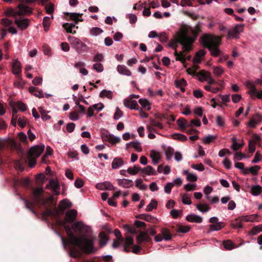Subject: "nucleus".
<instances>
[{"mask_svg": "<svg viewBox=\"0 0 262 262\" xmlns=\"http://www.w3.org/2000/svg\"><path fill=\"white\" fill-rule=\"evenodd\" d=\"M67 223H62L67 235L68 243L70 245V254L74 257H79L81 252L92 254L95 252L93 239L85 237L89 234L90 228L85 225L81 222H77L72 225L71 228L66 225Z\"/></svg>", "mask_w": 262, "mask_h": 262, "instance_id": "nucleus-1", "label": "nucleus"}, {"mask_svg": "<svg viewBox=\"0 0 262 262\" xmlns=\"http://www.w3.org/2000/svg\"><path fill=\"white\" fill-rule=\"evenodd\" d=\"M44 190L41 188L34 189L31 194L32 202L27 199H23L25 201V206L27 209L32 213L36 214L34 210V205L38 206L41 211V215L45 221H47L48 217L57 218L60 214V211L55 205L53 204V198L52 196L45 198L42 196Z\"/></svg>", "mask_w": 262, "mask_h": 262, "instance_id": "nucleus-2", "label": "nucleus"}, {"mask_svg": "<svg viewBox=\"0 0 262 262\" xmlns=\"http://www.w3.org/2000/svg\"><path fill=\"white\" fill-rule=\"evenodd\" d=\"M198 32L191 28H183L181 33L179 36L178 42L182 46V52L179 53L176 49L175 42H171L168 43L170 48L174 49V55L176 56V60L182 62L183 64L185 62V54L184 53H189L192 49V44L195 41Z\"/></svg>", "mask_w": 262, "mask_h": 262, "instance_id": "nucleus-3", "label": "nucleus"}, {"mask_svg": "<svg viewBox=\"0 0 262 262\" xmlns=\"http://www.w3.org/2000/svg\"><path fill=\"white\" fill-rule=\"evenodd\" d=\"M204 47L208 49L211 56H219L221 51L218 48L221 43V38L216 36L206 35L201 37Z\"/></svg>", "mask_w": 262, "mask_h": 262, "instance_id": "nucleus-4", "label": "nucleus"}, {"mask_svg": "<svg viewBox=\"0 0 262 262\" xmlns=\"http://www.w3.org/2000/svg\"><path fill=\"white\" fill-rule=\"evenodd\" d=\"M32 13V9L24 4L18 5L16 10L9 8L5 11V14L7 17L12 16L13 17H17V16L29 15Z\"/></svg>", "mask_w": 262, "mask_h": 262, "instance_id": "nucleus-5", "label": "nucleus"}, {"mask_svg": "<svg viewBox=\"0 0 262 262\" xmlns=\"http://www.w3.org/2000/svg\"><path fill=\"white\" fill-rule=\"evenodd\" d=\"M44 149V145H35L30 148L28 151L29 166L30 167H33L36 165V162L35 159L40 156Z\"/></svg>", "mask_w": 262, "mask_h": 262, "instance_id": "nucleus-6", "label": "nucleus"}, {"mask_svg": "<svg viewBox=\"0 0 262 262\" xmlns=\"http://www.w3.org/2000/svg\"><path fill=\"white\" fill-rule=\"evenodd\" d=\"M151 241V237L146 232L140 231L137 235V245L132 247V252L135 254H138L141 250L140 245L143 242L150 243Z\"/></svg>", "mask_w": 262, "mask_h": 262, "instance_id": "nucleus-7", "label": "nucleus"}, {"mask_svg": "<svg viewBox=\"0 0 262 262\" xmlns=\"http://www.w3.org/2000/svg\"><path fill=\"white\" fill-rule=\"evenodd\" d=\"M69 41H70L72 47L75 49L77 53L81 54L82 53L88 52V48L87 46L79 39L73 36L69 37Z\"/></svg>", "mask_w": 262, "mask_h": 262, "instance_id": "nucleus-8", "label": "nucleus"}, {"mask_svg": "<svg viewBox=\"0 0 262 262\" xmlns=\"http://www.w3.org/2000/svg\"><path fill=\"white\" fill-rule=\"evenodd\" d=\"M16 143L12 139H2L0 138V164L2 163V155L5 151L8 150L9 148H15Z\"/></svg>", "mask_w": 262, "mask_h": 262, "instance_id": "nucleus-9", "label": "nucleus"}, {"mask_svg": "<svg viewBox=\"0 0 262 262\" xmlns=\"http://www.w3.org/2000/svg\"><path fill=\"white\" fill-rule=\"evenodd\" d=\"M209 223L212 224L209 225L210 231H219L225 227V223L223 222H220L219 220L216 216H213L209 219Z\"/></svg>", "mask_w": 262, "mask_h": 262, "instance_id": "nucleus-10", "label": "nucleus"}, {"mask_svg": "<svg viewBox=\"0 0 262 262\" xmlns=\"http://www.w3.org/2000/svg\"><path fill=\"white\" fill-rule=\"evenodd\" d=\"M172 234L169 230L166 228H162L161 233L155 236V239L156 242H160L164 239L166 241L171 239Z\"/></svg>", "mask_w": 262, "mask_h": 262, "instance_id": "nucleus-11", "label": "nucleus"}, {"mask_svg": "<svg viewBox=\"0 0 262 262\" xmlns=\"http://www.w3.org/2000/svg\"><path fill=\"white\" fill-rule=\"evenodd\" d=\"M101 138L103 142H108L112 144H115L119 143L121 139L119 137H116L110 134L103 133L101 135Z\"/></svg>", "mask_w": 262, "mask_h": 262, "instance_id": "nucleus-12", "label": "nucleus"}, {"mask_svg": "<svg viewBox=\"0 0 262 262\" xmlns=\"http://www.w3.org/2000/svg\"><path fill=\"white\" fill-rule=\"evenodd\" d=\"M244 28V24H237L233 28L230 29L228 32V36H232L233 38H237L241 32H243Z\"/></svg>", "mask_w": 262, "mask_h": 262, "instance_id": "nucleus-13", "label": "nucleus"}, {"mask_svg": "<svg viewBox=\"0 0 262 262\" xmlns=\"http://www.w3.org/2000/svg\"><path fill=\"white\" fill-rule=\"evenodd\" d=\"M14 18V23L16 25H17L18 29L21 30H25L29 25V22L30 20L28 18L25 19H18L17 17H13Z\"/></svg>", "mask_w": 262, "mask_h": 262, "instance_id": "nucleus-14", "label": "nucleus"}, {"mask_svg": "<svg viewBox=\"0 0 262 262\" xmlns=\"http://www.w3.org/2000/svg\"><path fill=\"white\" fill-rule=\"evenodd\" d=\"M77 212L75 209L69 210L66 212L65 220L63 223H72L76 221Z\"/></svg>", "mask_w": 262, "mask_h": 262, "instance_id": "nucleus-15", "label": "nucleus"}, {"mask_svg": "<svg viewBox=\"0 0 262 262\" xmlns=\"http://www.w3.org/2000/svg\"><path fill=\"white\" fill-rule=\"evenodd\" d=\"M64 15L66 16L69 17L70 19L74 21V24H78L79 22H82L83 19L79 18L82 15V13H79L76 12H64Z\"/></svg>", "mask_w": 262, "mask_h": 262, "instance_id": "nucleus-16", "label": "nucleus"}, {"mask_svg": "<svg viewBox=\"0 0 262 262\" xmlns=\"http://www.w3.org/2000/svg\"><path fill=\"white\" fill-rule=\"evenodd\" d=\"M262 120V116L259 114H256L252 116L248 123L249 126L254 128L256 124H258Z\"/></svg>", "mask_w": 262, "mask_h": 262, "instance_id": "nucleus-17", "label": "nucleus"}, {"mask_svg": "<svg viewBox=\"0 0 262 262\" xmlns=\"http://www.w3.org/2000/svg\"><path fill=\"white\" fill-rule=\"evenodd\" d=\"M124 105L131 110H139V106L137 101L133 100L132 98H126L124 100Z\"/></svg>", "mask_w": 262, "mask_h": 262, "instance_id": "nucleus-18", "label": "nucleus"}, {"mask_svg": "<svg viewBox=\"0 0 262 262\" xmlns=\"http://www.w3.org/2000/svg\"><path fill=\"white\" fill-rule=\"evenodd\" d=\"M47 187L48 188H51L55 195L59 194L58 190L60 189V187L59 186L58 183L55 181V180L52 179L50 180L49 183L47 185Z\"/></svg>", "mask_w": 262, "mask_h": 262, "instance_id": "nucleus-19", "label": "nucleus"}, {"mask_svg": "<svg viewBox=\"0 0 262 262\" xmlns=\"http://www.w3.org/2000/svg\"><path fill=\"white\" fill-rule=\"evenodd\" d=\"M96 188L99 190H103L106 189L108 190H115V187L113 186V185L108 182H105L103 183H98L96 185Z\"/></svg>", "mask_w": 262, "mask_h": 262, "instance_id": "nucleus-20", "label": "nucleus"}, {"mask_svg": "<svg viewBox=\"0 0 262 262\" xmlns=\"http://www.w3.org/2000/svg\"><path fill=\"white\" fill-rule=\"evenodd\" d=\"M134 244V240L132 237L127 236L125 239L123 246V251L126 253H129L130 251V246Z\"/></svg>", "mask_w": 262, "mask_h": 262, "instance_id": "nucleus-21", "label": "nucleus"}, {"mask_svg": "<svg viewBox=\"0 0 262 262\" xmlns=\"http://www.w3.org/2000/svg\"><path fill=\"white\" fill-rule=\"evenodd\" d=\"M186 220L190 223H201L202 222V217L195 214L188 215L186 216Z\"/></svg>", "mask_w": 262, "mask_h": 262, "instance_id": "nucleus-22", "label": "nucleus"}, {"mask_svg": "<svg viewBox=\"0 0 262 262\" xmlns=\"http://www.w3.org/2000/svg\"><path fill=\"white\" fill-rule=\"evenodd\" d=\"M29 92H30V93H31V94L33 96H36L39 98L43 97V93L42 92V91L33 86L29 88Z\"/></svg>", "mask_w": 262, "mask_h": 262, "instance_id": "nucleus-23", "label": "nucleus"}, {"mask_svg": "<svg viewBox=\"0 0 262 262\" xmlns=\"http://www.w3.org/2000/svg\"><path fill=\"white\" fill-rule=\"evenodd\" d=\"M260 169V167L258 165H255L252 166L249 168H246L244 171H243L244 174H247L249 173H251L253 176H256L257 174V172Z\"/></svg>", "mask_w": 262, "mask_h": 262, "instance_id": "nucleus-24", "label": "nucleus"}, {"mask_svg": "<svg viewBox=\"0 0 262 262\" xmlns=\"http://www.w3.org/2000/svg\"><path fill=\"white\" fill-rule=\"evenodd\" d=\"M12 72L15 75H19L21 73V64L17 60L13 62L12 64Z\"/></svg>", "mask_w": 262, "mask_h": 262, "instance_id": "nucleus-25", "label": "nucleus"}, {"mask_svg": "<svg viewBox=\"0 0 262 262\" xmlns=\"http://www.w3.org/2000/svg\"><path fill=\"white\" fill-rule=\"evenodd\" d=\"M124 164V161L120 158L116 157L114 159L113 162H112V168L114 169H116Z\"/></svg>", "mask_w": 262, "mask_h": 262, "instance_id": "nucleus-26", "label": "nucleus"}, {"mask_svg": "<svg viewBox=\"0 0 262 262\" xmlns=\"http://www.w3.org/2000/svg\"><path fill=\"white\" fill-rule=\"evenodd\" d=\"M206 53V52L202 49L196 52L194 57H193V61L195 63H199L201 62V57H203Z\"/></svg>", "mask_w": 262, "mask_h": 262, "instance_id": "nucleus-27", "label": "nucleus"}, {"mask_svg": "<svg viewBox=\"0 0 262 262\" xmlns=\"http://www.w3.org/2000/svg\"><path fill=\"white\" fill-rule=\"evenodd\" d=\"M118 184L119 186H122L124 188H129V187H132L133 182L132 180L123 179L118 180Z\"/></svg>", "mask_w": 262, "mask_h": 262, "instance_id": "nucleus-28", "label": "nucleus"}, {"mask_svg": "<svg viewBox=\"0 0 262 262\" xmlns=\"http://www.w3.org/2000/svg\"><path fill=\"white\" fill-rule=\"evenodd\" d=\"M76 25L75 24L66 23L63 24L62 27L66 30V32L74 34H76V32L75 30H72V29L74 28H78V27L76 26Z\"/></svg>", "mask_w": 262, "mask_h": 262, "instance_id": "nucleus-29", "label": "nucleus"}, {"mask_svg": "<svg viewBox=\"0 0 262 262\" xmlns=\"http://www.w3.org/2000/svg\"><path fill=\"white\" fill-rule=\"evenodd\" d=\"M142 173L146 174L147 175H156V171L155 169L153 168L151 166L147 165L146 167H145L143 168H141V171Z\"/></svg>", "mask_w": 262, "mask_h": 262, "instance_id": "nucleus-30", "label": "nucleus"}, {"mask_svg": "<svg viewBox=\"0 0 262 262\" xmlns=\"http://www.w3.org/2000/svg\"><path fill=\"white\" fill-rule=\"evenodd\" d=\"M118 73L124 75L130 76L132 75L130 71L124 65H119L118 68Z\"/></svg>", "mask_w": 262, "mask_h": 262, "instance_id": "nucleus-31", "label": "nucleus"}, {"mask_svg": "<svg viewBox=\"0 0 262 262\" xmlns=\"http://www.w3.org/2000/svg\"><path fill=\"white\" fill-rule=\"evenodd\" d=\"M177 124L181 128L182 131L185 132L186 127H188V122L187 120L183 118H180L177 120Z\"/></svg>", "mask_w": 262, "mask_h": 262, "instance_id": "nucleus-32", "label": "nucleus"}, {"mask_svg": "<svg viewBox=\"0 0 262 262\" xmlns=\"http://www.w3.org/2000/svg\"><path fill=\"white\" fill-rule=\"evenodd\" d=\"M100 241L99 243L101 247H103L106 245L108 240V237L104 232L101 231L99 233Z\"/></svg>", "mask_w": 262, "mask_h": 262, "instance_id": "nucleus-33", "label": "nucleus"}, {"mask_svg": "<svg viewBox=\"0 0 262 262\" xmlns=\"http://www.w3.org/2000/svg\"><path fill=\"white\" fill-rule=\"evenodd\" d=\"M60 210L63 213L66 208H71L72 204L71 203L64 199L60 201Z\"/></svg>", "mask_w": 262, "mask_h": 262, "instance_id": "nucleus-34", "label": "nucleus"}, {"mask_svg": "<svg viewBox=\"0 0 262 262\" xmlns=\"http://www.w3.org/2000/svg\"><path fill=\"white\" fill-rule=\"evenodd\" d=\"M150 158L151 159H152L154 164L156 165L159 163L160 159L159 152L154 150H151L150 154Z\"/></svg>", "mask_w": 262, "mask_h": 262, "instance_id": "nucleus-35", "label": "nucleus"}, {"mask_svg": "<svg viewBox=\"0 0 262 262\" xmlns=\"http://www.w3.org/2000/svg\"><path fill=\"white\" fill-rule=\"evenodd\" d=\"M132 145V147L137 149L138 152H141L142 151V148L140 147V143L138 141H132L129 143H126V149L128 148L129 145Z\"/></svg>", "mask_w": 262, "mask_h": 262, "instance_id": "nucleus-36", "label": "nucleus"}, {"mask_svg": "<svg viewBox=\"0 0 262 262\" xmlns=\"http://www.w3.org/2000/svg\"><path fill=\"white\" fill-rule=\"evenodd\" d=\"M138 102L142 105V107L145 109L147 111H150V103L147 99L140 98L139 100H138Z\"/></svg>", "mask_w": 262, "mask_h": 262, "instance_id": "nucleus-37", "label": "nucleus"}, {"mask_svg": "<svg viewBox=\"0 0 262 262\" xmlns=\"http://www.w3.org/2000/svg\"><path fill=\"white\" fill-rule=\"evenodd\" d=\"M223 247L228 250H231L235 248V244L231 242L230 239H227L223 242Z\"/></svg>", "mask_w": 262, "mask_h": 262, "instance_id": "nucleus-38", "label": "nucleus"}, {"mask_svg": "<svg viewBox=\"0 0 262 262\" xmlns=\"http://www.w3.org/2000/svg\"><path fill=\"white\" fill-rule=\"evenodd\" d=\"M262 192V187L259 185L252 186L251 192L252 194L257 196L260 194Z\"/></svg>", "mask_w": 262, "mask_h": 262, "instance_id": "nucleus-39", "label": "nucleus"}, {"mask_svg": "<svg viewBox=\"0 0 262 262\" xmlns=\"http://www.w3.org/2000/svg\"><path fill=\"white\" fill-rule=\"evenodd\" d=\"M177 232H181L183 233H186L188 232L190 230L189 226H182L181 225H177Z\"/></svg>", "mask_w": 262, "mask_h": 262, "instance_id": "nucleus-40", "label": "nucleus"}, {"mask_svg": "<svg viewBox=\"0 0 262 262\" xmlns=\"http://www.w3.org/2000/svg\"><path fill=\"white\" fill-rule=\"evenodd\" d=\"M172 138L174 140H178L182 142L185 141L187 140V137H186L185 135L179 133L172 134Z\"/></svg>", "mask_w": 262, "mask_h": 262, "instance_id": "nucleus-41", "label": "nucleus"}, {"mask_svg": "<svg viewBox=\"0 0 262 262\" xmlns=\"http://www.w3.org/2000/svg\"><path fill=\"white\" fill-rule=\"evenodd\" d=\"M196 209L202 212H207L210 210L209 206L205 204H199L196 205Z\"/></svg>", "mask_w": 262, "mask_h": 262, "instance_id": "nucleus-42", "label": "nucleus"}, {"mask_svg": "<svg viewBox=\"0 0 262 262\" xmlns=\"http://www.w3.org/2000/svg\"><path fill=\"white\" fill-rule=\"evenodd\" d=\"M157 206V202L155 199H151L150 203L148 204L147 208H146V211L147 212H150L153 210L154 209H156Z\"/></svg>", "mask_w": 262, "mask_h": 262, "instance_id": "nucleus-43", "label": "nucleus"}, {"mask_svg": "<svg viewBox=\"0 0 262 262\" xmlns=\"http://www.w3.org/2000/svg\"><path fill=\"white\" fill-rule=\"evenodd\" d=\"M141 171V167L140 166L134 165V167H129L128 169H127V171L132 175H135L138 173L139 171Z\"/></svg>", "mask_w": 262, "mask_h": 262, "instance_id": "nucleus-44", "label": "nucleus"}, {"mask_svg": "<svg viewBox=\"0 0 262 262\" xmlns=\"http://www.w3.org/2000/svg\"><path fill=\"white\" fill-rule=\"evenodd\" d=\"M238 219V221L241 222H253L254 220V215L241 216V217L236 219Z\"/></svg>", "mask_w": 262, "mask_h": 262, "instance_id": "nucleus-45", "label": "nucleus"}, {"mask_svg": "<svg viewBox=\"0 0 262 262\" xmlns=\"http://www.w3.org/2000/svg\"><path fill=\"white\" fill-rule=\"evenodd\" d=\"M99 97L101 98H103L104 97H106L108 99L112 98V93L110 90H103L100 92L99 94Z\"/></svg>", "mask_w": 262, "mask_h": 262, "instance_id": "nucleus-46", "label": "nucleus"}, {"mask_svg": "<svg viewBox=\"0 0 262 262\" xmlns=\"http://www.w3.org/2000/svg\"><path fill=\"white\" fill-rule=\"evenodd\" d=\"M216 139V136L213 135H209L208 136H207L203 138V142L204 144H209Z\"/></svg>", "mask_w": 262, "mask_h": 262, "instance_id": "nucleus-47", "label": "nucleus"}, {"mask_svg": "<svg viewBox=\"0 0 262 262\" xmlns=\"http://www.w3.org/2000/svg\"><path fill=\"white\" fill-rule=\"evenodd\" d=\"M50 26V17H44L43 20V26L45 32H47Z\"/></svg>", "mask_w": 262, "mask_h": 262, "instance_id": "nucleus-48", "label": "nucleus"}, {"mask_svg": "<svg viewBox=\"0 0 262 262\" xmlns=\"http://www.w3.org/2000/svg\"><path fill=\"white\" fill-rule=\"evenodd\" d=\"M17 110L13 107V110H12V121H11V122H12V124L13 125V126H15L16 125V121H18V119H17Z\"/></svg>", "mask_w": 262, "mask_h": 262, "instance_id": "nucleus-49", "label": "nucleus"}, {"mask_svg": "<svg viewBox=\"0 0 262 262\" xmlns=\"http://www.w3.org/2000/svg\"><path fill=\"white\" fill-rule=\"evenodd\" d=\"M90 34L97 36L102 33L103 32V30L98 27H94L92 28L91 30H90Z\"/></svg>", "mask_w": 262, "mask_h": 262, "instance_id": "nucleus-50", "label": "nucleus"}, {"mask_svg": "<svg viewBox=\"0 0 262 262\" xmlns=\"http://www.w3.org/2000/svg\"><path fill=\"white\" fill-rule=\"evenodd\" d=\"M247 86H248L249 90H250L249 91V94L251 95V97H252V94L257 93L256 88L255 87V85L253 84V83L249 82Z\"/></svg>", "mask_w": 262, "mask_h": 262, "instance_id": "nucleus-51", "label": "nucleus"}, {"mask_svg": "<svg viewBox=\"0 0 262 262\" xmlns=\"http://www.w3.org/2000/svg\"><path fill=\"white\" fill-rule=\"evenodd\" d=\"M262 231V225H259L252 228L251 233L253 235H256Z\"/></svg>", "mask_w": 262, "mask_h": 262, "instance_id": "nucleus-52", "label": "nucleus"}, {"mask_svg": "<svg viewBox=\"0 0 262 262\" xmlns=\"http://www.w3.org/2000/svg\"><path fill=\"white\" fill-rule=\"evenodd\" d=\"M182 202L183 204L190 205L191 204V201L189 196H187L186 194H182Z\"/></svg>", "mask_w": 262, "mask_h": 262, "instance_id": "nucleus-53", "label": "nucleus"}, {"mask_svg": "<svg viewBox=\"0 0 262 262\" xmlns=\"http://www.w3.org/2000/svg\"><path fill=\"white\" fill-rule=\"evenodd\" d=\"M166 159L170 160L171 159L173 154L174 153V149L171 147H168L166 148L165 150Z\"/></svg>", "mask_w": 262, "mask_h": 262, "instance_id": "nucleus-54", "label": "nucleus"}, {"mask_svg": "<svg viewBox=\"0 0 262 262\" xmlns=\"http://www.w3.org/2000/svg\"><path fill=\"white\" fill-rule=\"evenodd\" d=\"M201 122L199 119L191 120L190 122L188 124V127L195 126H201Z\"/></svg>", "mask_w": 262, "mask_h": 262, "instance_id": "nucleus-55", "label": "nucleus"}, {"mask_svg": "<svg viewBox=\"0 0 262 262\" xmlns=\"http://www.w3.org/2000/svg\"><path fill=\"white\" fill-rule=\"evenodd\" d=\"M158 37H159V41L162 43L166 42L168 40V37L165 32L161 33Z\"/></svg>", "mask_w": 262, "mask_h": 262, "instance_id": "nucleus-56", "label": "nucleus"}, {"mask_svg": "<svg viewBox=\"0 0 262 262\" xmlns=\"http://www.w3.org/2000/svg\"><path fill=\"white\" fill-rule=\"evenodd\" d=\"M175 86L177 88L184 86L186 85V81L185 79H180V80H176L174 81Z\"/></svg>", "mask_w": 262, "mask_h": 262, "instance_id": "nucleus-57", "label": "nucleus"}, {"mask_svg": "<svg viewBox=\"0 0 262 262\" xmlns=\"http://www.w3.org/2000/svg\"><path fill=\"white\" fill-rule=\"evenodd\" d=\"M136 187L139 188L142 190H144L146 189V185L143 184V181L140 179L136 180Z\"/></svg>", "mask_w": 262, "mask_h": 262, "instance_id": "nucleus-58", "label": "nucleus"}, {"mask_svg": "<svg viewBox=\"0 0 262 262\" xmlns=\"http://www.w3.org/2000/svg\"><path fill=\"white\" fill-rule=\"evenodd\" d=\"M45 11L49 14H52L54 11V5L53 4L50 3L49 5H47L45 7Z\"/></svg>", "mask_w": 262, "mask_h": 262, "instance_id": "nucleus-59", "label": "nucleus"}, {"mask_svg": "<svg viewBox=\"0 0 262 262\" xmlns=\"http://www.w3.org/2000/svg\"><path fill=\"white\" fill-rule=\"evenodd\" d=\"M84 182L83 181L78 178H76L75 182H74V186L77 188H81L83 186Z\"/></svg>", "mask_w": 262, "mask_h": 262, "instance_id": "nucleus-60", "label": "nucleus"}, {"mask_svg": "<svg viewBox=\"0 0 262 262\" xmlns=\"http://www.w3.org/2000/svg\"><path fill=\"white\" fill-rule=\"evenodd\" d=\"M18 125L21 128H24L25 126H26V119L25 117H19L18 119Z\"/></svg>", "mask_w": 262, "mask_h": 262, "instance_id": "nucleus-61", "label": "nucleus"}, {"mask_svg": "<svg viewBox=\"0 0 262 262\" xmlns=\"http://www.w3.org/2000/svg\"><path fill=\"white\" fill-rule=\"evenodd\" d=\"M123 115V113L119 108L118 107H117L116 110V112L115 115H114V119L115 120H118Z\"/></svg>", "mask_w": 262, "mask_h": 262, "instance_id": "nucleus-62", "label": "nucleus"}, {"mask_svg": "<svg viewBox=\"0 0 262 262\" xmlns=\"http://www.w3.org/2000/svg\"><path fill=\"white\" fill-rule=\"evenodd\" d=\"M93 68L98 72H101L103 71V67L102 63H98L93 65Z\"/></svg>", "mask_w": 262, "mask_h": 262, "instance_id": "nucleus-63", "label": "nucleus"}, {"mask_svg": "<svg viewBox=\"0 0 262 262\" xmlns=\"http://www.w3.org/2000/svg\"><path fill=\"white\" fill-rule=\"evenodd\" d=\"M2 24L5 26H10L12 25L13 21L7 18H2L1 20Z\"/></svg>", "mask_w": 262, "mask_h": 262, "instance_id": "nucleus-64", "label": "nucleus"}]
</instances>
